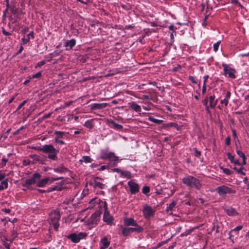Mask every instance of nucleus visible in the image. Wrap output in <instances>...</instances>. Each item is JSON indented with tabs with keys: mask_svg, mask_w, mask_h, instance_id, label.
Segmentation results:
<instances>
[{
	"mask_svg": "<svg viewBox=\"0 0 249 249\" xmlns=\"http://www.w3.org/2000/svg\"><path fill=\"white\" fill-rule=\"evenodd\" d=\"M134 231L138 233L142 232L140 231V228H124L122 230V234L124 236H127L130 233H132Z\"/></svg>",
	"mask_w": 249,
	"mask_h": 249,
	"instance_id": "13",
	"label": "nucleus"
},
{
	"mask_svg": "<svg viewBox=\"0 0 249 249\" xmlns=\"http://www.w3.org/2000/svg\"><path fill=\"white\" fill-rule=\"evenodd\" d=\"M52 113V112H50V113H48V114H46L44 115L43 116V117H42V118H43V119H46V118H49V117L51 116V115Z\"/></svg>",
	"mask_w": 249,
	"mask_h": 249,
	"instance_id": "60",
	"label": "nucleus"
},
{
	"mask_svg": "<svg viewBox=\"0 0 249 249\" xmlns=\"http://www.w3.org/2000/svg\"><path fill=\"white\" fill-rule=\"evenodd\" d=\"M33 149L36 150L40 151L42 152H44V145H43L42 147L40 146H36L34 147Z\"/></svg>",
	"mask_w": 249,
	"mask_h": 249,
	"instance_id": "43",
	"label": "nucleus"
},
{
	"mask_svg": "<svg viewBox=\"0 0 249 249\" xmlns=\"http://www.w3.org/2000/svg\"><path fill=\"white\" fill-rule=\"evenodd\" d=\"M2 33L5 36H10L11 35V34L10 32H7L4 29H2Z\"/></svg>",
	"mask_w": 249,
	"mask_h": 249,
	"instance_id": "57",
	"label": "nucleus"
},
{
	"mask_svg": "<svg viewBox=\"0 0 249 249\" xmlns=\"http://www.w3.org/2000/svg\"><path fill=\"white\" fill-rule=\"evenodd\" d=\"M232 134H233V136L234 138V139L236 138L237 135H236V131L234 129H232Z\"/></svg>",
	"mask_w": 249,
	"mask_h": 249,
	"instance_id": "63",
	"label": "nucleus"
},
{
	"mask_svg": "<svg viewBox=\"0 0 249 249\" xmlns=\"http://www.w3.org/2000/svg\"><path fill=\"white\" fill-rule=\"evenodd\" d=\"M31 159L33 160L35 162H39V163H42V160L40 156L32 154L29 156Z\"/></svg>",
	"mask_w": 249,
	"mask_h": 249,
	"instance_id": "26",
	"label": "nucleus"
},
{
	"mask_svg": "<svg viewBox=\"0 0 249 249\" xmlns=\"http://www.w3.org/2000/svg\"><path fill=\"white\" fill-rule=\"evenodd\" d=\"M109 160L114 162H118L119 160V159L118 157L115 155L114 153L112 152L110 158L109 159Z\"/></svg>",
	"mask_w": 249,
	"mask_h": 249,
	"instance_id": "30",
	"label": "nucleus"
},
{
	"mask_svg": "<svg viewBox=\"0 0 249 249\" xmlns=\"http://www.w3.org/2000/svg\"><path fill=\"white\" fill-rule=\"evenodd\" d=\"M124 225L125 226H134L133 228H140V231H142L143 228L139 225L137 222L133 218L131 217H125L124 219Z\"/></svg>",
	"mask_w": 249,
	"mask_h": 249,
	"instance_id": "9",
	"label": "nucleus"
},
{
	"mask_svg": "<svg viewBox=\"0 0 249 249\" xmlns=\"http://www.w3.org/2000/svg\"><path fill=\"white\" fill-rule=\"evenodd\" d=\"M60 217V212L58 210H55L50 214V223L53 225L54 229L56 231L59 226V221Z\"/></svg>",
	"mask_w": 249,
	"mask_h": 249,
	"instance_id": "3",
	"label": "nucleus"
},
{
	"mask_svg": "<svg viewBox=\"0 0 249 249\" xmlns=\"http://www.w3.org/2000/svg\"><path fill=\"white\" fill-rule=\"evenodd\" d=\"M103 219L105 222L109 224H111L113 220V217L108 214H107L106 213H104Z\"/></svg>",
	"mask_w": 249,
	"mask_h": 249,
	"instance_id": "23",
	"label": "nucleus"
},
{
	"mask_svg": "<svg viewBox=\"0 0 249 249\" xmlns=\"http://www.w3.org/2000/svg\"><path fill=\"white\" fill-rule=\"evenodd\" d=\"M193 231V229L187 230L186 231H185L184 232L180 234L181 236H186L190 234L192 231Z\"/></svg>",
	"mask_w": 249,
	"mask_h": 249,
	"instance_id": "33",
	"label": "nucleus"
},
{
	"mask_svg": "<svg viewBox=\"0 0 249 249\" xmlns=\"http://www.w3.org/2000/svg\"><path fill=\"white\" fill-rule=\"evenodd\" d=\"M210 99V107L212 108H214L217 104V101L214 100L215 96L212 95L209 98Z\"/></svg>",
	"mask_w": 249,
	"mask_h": 249,
	"instance_id": "25",
	"label": "nucleus"
},
{
	"mask_svg": "<svg viewBox=\"0 0 249 249\" xmlns=\"http://www.w3.org/2000/svg\"><path fill=\"white\" fill-rule=\"evenodd\" d=\"M203 104L206 106V108L207 110H209V106H208V99L206 98L203 101Z\"/></svg>",
	"mask_w": 249,
	"mask_h": 249,
	"instance_id": "53",
	"label": "nucleus"
},
{
	"mask_svg": "<svg viewBox=\"0 0 249 249\" xmlns=\"http://www.w3.org/2000/svg\"><path fill=\"white\" fill-rule=\"evenodd\" d=\"M112 152L109 151L107 149L103 150L101 151L100 158L103 160L108 159L110 158Z\"/></svg>",
	"mask_w": 249,
	"mask_h": 249,
	"instance_id": "15",
	"label": "nucleus"
},
{
	"mask_svg": "<svg viewBox=\"0 0 249 249\" xmlns=\"http://www.w3.org/2000/svg\"><path fill=\"white\" fill-rule=\"evenodd\" d=\"M84 126L87 128L91 129L93 127V124L91 121L88 120L85 123V124H84Z\"/></svg>",
	"mask_w": 249,
	"mask_h": 249,
	"instance_id": "32",
	"label": "nucleus"
},
{
	"mask_svg": "<svg viewBox=\"0 0 249 249\" xmlns=\"http://www.w3.org/2000/svg\"><path fill=\"white\" fill-rule=\"evenodd\" d=\"M59 53V52H58V51H54V52H53V53H52L51 54V55H53V56H57Z\"/></svg>",
	"mask_w": 249,
	"mask_h": 249,
	"instance_id": "62",
	"label": "nucleus"
},
{
	"mask_svg": "<svg viewBox=\"0 0 249 249\" xmlns=\"http://www.w3.org/2000/svg\"><path fill=\"white\" fill-rule=\"evenodd\" d=\"M30 41V37H24L22 38V42L23 44H26L28 42Z\"/></svg>",
	"mask_w": 249,
	"mask_h": 249,
	"instance_id": "44",
	"label": "nucleus"
},
{
	"mask_svg": "<svg viewBox=\"0 0 249 249\" xmlns=\"http://www.w3.org/2000/svg\"><path fill=\"white\" fill-rule=\"evenodd\" d=\"M100 249H106L110 245V242L107 240V237H104L101 239Z\"/></svg>",
	"mask_w": 249,
	"mask_h": 249,
	"instance_id": "17",
	"label": "nucleus"
},
{
	"mask_svg": "<svg viewBox=\"0 0 249 249\" xmlns=\"http://www.w3.org/2000/svg\"><path fill=\"white\" fill-rule=\"evenodd\" d=\"M107 105V103H94L91 105V108L92 109H101L106 107Z\"/></svg>",
	"mask_w": 249,
	"mask_h": 249,
	"instance_id": "20",
	"label": "nucleus"
},
{
	"mask_svg": "<svg viewBox=\"0 0 249 249\" xmlns=\"http://www.w3.org/2000/svg\"><path fill=\"white\" fill-rule=\"evenodd\" d=\"M87 236L86 232H79V233H72L67 236V238L73 243H78L80 240L84 239Z\"/></svg>",
	"mask_w": 249,
	"mask_h": 249,
	"instance_id": "5",
	"label": "nucleus"
},
{
	"mask_svg": "<svg viewBox=\"0 0 249 249\" xmlns=\"http://www.w3.org/2000/svg\"><path fill=\"white\" fill-rule=\"evenodd\" d=\"M220 43L221 41H219L213 44V51L214 52H216L218 51Z\"/></svg>",
	"mask_w": 249,
	"mask_h": 249,
	"instance_id": "40",
	"label": "nucleus"
},
{
	"mask_svg": "<svg viewBox=\"0 0 249 249\" xmlns=\"http://www.w3.org/2000/svg\"><path fill=\"white\" fill-rule=\"evenodd\" d=\"M45 64V61L42 60L38 63L37 65L38 66H41Z\"/></svg>",
	"mask_w": 249,
	"mask_h": 249,
	"instance_id": "61",
	"label": "nucleus"
},
{
	"mask_svg": "<svg viewBox=\"0 0 249 249\" xmlns=\"http://www.w3.org/2000/svg\"><path fill=\"white\" fill-rule=\"evenodd\" d=\"M222 66L223 67L224 74L225 76H228L231 79H235L236 78V71L235 69L225 63H222Z\"/></svg>",
	"mask_w": 249,
	"mask_h": 249,
	"instance_id": "4",
	"label": "nucleus"
},
{
	"mask_svg": "<svg viewBox=\"0 0 249 249\" xmlns=\"http://www.w3.org/2000/svg\"><path fill=\"white\" fill-rule=\"evenodd\" d=\"M221 169H222L223 172L226 175H230L232 174V171L228 168L221 167Z\"/></svg>",
	"mask_w": 249,
	"mask_h": 249,
	"instance_id": "38",
	"label": "nucleus"
},
{
	"mask_svg": "<svg viewBox=\"0 0 249 249\" xmlns=\"http://www.w3.org/2000/svg\"><path fill=\"white\" fill-rule=\"evenodd\" d=\"M59 139V138H58V137H56L54 138V141L56 143H59L62 145L64 144L65 143L63 141L60 140Z\"/></svg>",
	"mask_w": 249,
	"mask_h": 249,
	"instance_id": "42",
	"label": "nucleus"
},
{
	"mask_svg": "<svg viewBox=\"0 0 249 249\" xmlns=\"http://www.w3.org/2000/svg\"><path fill=\"white\" fill-rule=\"evenodd\" d=\"M206 92V85H203L202 92L203 94H204Z\"/></svg>",
	"mask_w": 249,
	"mask_h": 249,
	"instance_id": "59",
	"label": "nucleus"
},
{
	"mask_svg": "<svg viewBox=\"0 0 249 249\" xmlns=\"http://www.w3.org/2000/svg\"><path fill=\"white\" fill-rule=\"evenodd\" d=\"M236 153L238 154V155L242 159H246L245 154L238 149H236Z\"/></svg>",
	"mask_w": 249,
	"mask_h": 249,
	"instance_id": "41",
	"label": "nucleus"
},
{
	"mask_svg": "<svg viewBox=\"0 0 249 249\" xmlns=\"http://www.w3.org/2000/svg\"><path fill=\"white\" fill-rule=\"evenodd\" d=\"M233 169V170L236 171L239 174H241L243 175H245V173L243 172V170L244 169L243 167H241L239 169H237L236 167H234Z\"/></svg>",
	"mask_w": 249,
	"mask_h": 249,
	"instance_id": "36",
	"label": "nucleus"
},
{
	"mask_svg": "<svg viewBox=\"0 0 249 249\" xmlns=\"http://www.w3.org/2000/svg\"><path fill=\"white\" fill-rule=\"evenodd\" d=\"M31 162L29 160H25L23 161V164L24 166H27L30 164Z\"/></svg>",
	"mask_w": 249,
	"mask_h": 249,
	"instance_id": "51",
	"label": "nucleus"
},
{
	"mask_svg": "<svg viewBox=\"0 0 249 249\" xmlns=\"http://www.w3.org/2000/svg\"><path fill=\"white\" fill-rule=\"evenodd\" d=\"M121 174L123 176H124V177H126V178H131V177H132L131 174L129 171H122L121 172Z\"/></svg>",
	"mask_w": 249,
	"mask_h": 249,
	"instance_id": "31",
	"label": "nucleus"
},
{
	"mask_svg": "<svg viewBox=\"0 0 249 249\" xmlns=\"http://www.w3.org/2000/svg\"><path fill=\"white\" fill-rule=\"evenodd\" d=\"M11 12L13 14L16 15L18 12V9L17 8L12 7L11 9Z\"/></svg>",
	"mask_w": 249,
	"mask_h": 249,
	"instance_id": "50",
	"label": "nucleus"
},
{
	"mask_svg": "<svg viewBox=\"0 0 249 249\" xmlns=\"http://www.w3.org/2000/svg\"><path fill=\"white\" fill-rule=\"evenodd\" d=\"M189 80H191V81L193 83H195V84H196V83H197L196 81L195 80V78H194L193 76H190L189 77Z\"/></svg>",
	"mask_w": 249,
	"mask_h": 249,
	"instance_id": "56",
	"label": "nucleus"
},
{
	"mask_svg": "<svg viewBox=\"0 0 249 249\" xmlns=\"http://www.w3.org/2000/svg\"><path fill=\"white\" fill-rule=\"evenodd\" d=\"M168 126L174 127L178 129V124L175 123H170L168 124Z\"/></svg>",
	"mask_w": 249,
	"mask_h": 249,
	"instance_id": "47",
	"label": "nucleus"
},
{
	"mask_svg": "<svg viewBox=\"0 0 249 249\" xmlns=\"http://www.w3.org/2000/svg\"><path fill=\"white\" fill-rule=\"evenodd\" d=\"M90 184L92 185L94 188H97L99 189H103L105 186V184L103 183L98 181L97 180L94 179L93 181H92Z\"/></svg>",
	"mask_w": 249,
	"mask_h": 249,
	"instance_id": "21",
	"label": "nucleus"
},
{
	"mask_svg": "<svg viewBox=\"0 0 249 249\" xmlns=\"http://www.w3.org/2000/svg\"><path fill=\"white\" fill-rule=\"evenodd\" d=\"M40 177L41 175L40 174L35 173L31 178L26 179L22 185L24 187H28L30 185L34 184L40 179Z\"/></svg>",
	"mask_w": 249,
	"mask_h": 249,
	"instance_id": "8",
	"label": "nucleus"
},
{
	"mask_svg": "<svg viewBox=\"0 0 249 249\" xmlns=\"http://www.w3.org/2000/svg\"><path fill=\"white\" fill-rule=\"evenodd\" d=\"M129 190L132 194H136L140 191V186L134 179H131L127 182Z\"/></svg>",
	"mask_w": 249,
	"mask_h": 249,
	"instance_id": "10",
	"label": "nucleus"
},
{
	"mask_svg": "<svg viewBox=\"0 0 249 249\" xmlns=\"http://www.w3.org/2000/svg\"><path fill=\"white\" fill-rule=\"evenodd\" d=\"M242 228H243L242 226H241V225L238 226L236 227H235L234 229L231 230L230 232H231L234 231H239L242 230Z\"/></svg>",
	"mask_w": 249,
	"mask_h": 249,
	"instance_id": "45",
	"label": "nucleus"
},
{
	"mask_svg": "<svg viewBox=\"0 0 249 249\" xmlns=\"http://www.w3.org/2000/svg\"><path fill=\"white\" fill-rule=\"evenodd\" d=\"M150 192V188L148 186H143L142 189V192L145 195H147Z\"/></svg>",
	"mask_w": 249,
	"mask_h": 249,
	"instance_id": "34",
	"label": "nucleus"
},
{
	"mask_svg": "<svg viewBox=\"0 0 249 249\" xmlns=\"http://www.w3.org/2000/svg\"><path fill=\"white\" fill-rule=\"evenodd\" d=\"M5 175L0 172V181H1L5 178Z\"/></svg>",
	"mask_w": 249,
	"mask_h": 249,
	"instance_id": "58",
	"label": "nucleus"
},
{
	"mask_svg": "<svg viewBox=\"0 0 249 249\" xmlns=\"http://www.w3.org/2000/svg\"><path fill=\"white\" fill-rule=\"evenodd\" d=\"M182 182L186 186L195 188L197 190H199L202 186L200 180L192 176H187L183 178Z\"/></svg>",
	"mask_w": 249,
	"mask_h": 249,
	"instance_id": "1",
	"label": "nucleus"
},
{
	"mask_svg": "<svg viewBox=\"0 0 249 249\" xmlns=\"http://www.w3.org/2000/svg\"><path fill=\"white\" fill-rule=\"evenodd\" d=\"M231 93L230 91H228L226 92V96L225 98L229 100L231 98Z\"/></svg>",
	"mask_w": 249,
	"mask_h": 249,
	"instance_id": "55",
	"label": "nucleus"
},
{
	"mask_svg": "<svg viewBox=\"0 0 249 249\" xmlns=\"http://www.w3.org/2000/svg\"><path fill=\"white\" fill-rule=\"evenodd\" d=\"M149 120L153 122V123H156V124H160L161 123V122H162L161 120H159V119H155L152 117H149Z\"/></svg>",
	"mask_w": 249,
	"mask_h": 249,
	"instance_id": "35",
	"label": "nucleus"
},
{
	"mask_svg": "<svg viewBox=\"0 0 249 249\" xmlns=\"http://www.w3.org/2000/svg\"><path fill=\"white\" fill-rule=\"evenodd\" d=\"M142 213L145 218L148 219L154 215L155 212L150 206L145 205L143 207Z\"/></svg>",
	"mask_w": 249,
	"mask_h": 249,
	"instance_id": "11",
	"label": "nucleus"
},
{
	"mask_svg": "<svg viewBox=\"0 0 249 249\" xmlns=\"http://www.w3.org/2000/svg\"><path fill=\"white\" fill-rule=\"evenodd\" d=\"M53 171L56 173H63L68 171V169L65 167L63 165H60L53 169Z\"/></svg>",
	"mask_w": 249,
	"mask_h": 249,
	"instance_id": "22",
	"label": "nucleus"
},
{
	"mask_svg": "<svg viewBox=\"0 0 249 249\" xmlns=\"http://www.w3.org/2000/svg\"><path fill=\"white\" fill-rule=\"evenodd\" d=\"M129 107L136 112H141V107L135 102L129 103Z\"/></svg>",
	"mask_w": 249,
	"mask_h": 249,
	"instance_id": "18",
	"label": "nucleus"
},
{
	"mask_svg": "<svg viewBox=\"0 0 249 249\" xmlns=\"http://www.w3.org/2000/svg\"><path fill=\"white\" fill-rule=\"evenodd\" d=\"M8 180L5 179L2 180L0 184V191L3 190L5 189H6L8 187Z\"/></svg>",
	"mask_w": 249,
	"mask_h": 249,
	"instance_id": "27",
	"label": "nucleus"
},
{
	"mask_svg": "<svg viewBox=\"0 0 249 249\" xmlns=\"http://www.w3.org/2000/svg\"><path fill=\"white\" fill-rule=\"evenodd\" d=\"M43 153L48 154L49 159L56 160L57 159V155L59 153V149H56L52 144H45Z\"/></svg>",
	"mask_w": 249,
	"mask_h": 249,
	"instance_id": "2",
	"label": "nucleus"
},
{
	"mask_svg": "<svg viewBox=\"0 0 249 249\" xmlns=\"http://www.w3.org/2000/svg\"><path fill=\"white\" fill-rule=\"evenodd\" d=\"M228 158L231 163H234L235 165H240L241 163L239 162L238 160H234V156H232L230 153L227 154Z\"/></svg>",
	"mask_w": 249,
	"mask_h": 249,
	"instance_id": "24",
	"label": "nucleus"
},
{
	"mask_svg": "<svg viewBox=\"0 0 249 249\" xmlns=\"http://www.w3.org/2000/svg\"><path fill=\"white\" fill-rule=\"evenodd\" d=\"M26 100H25L23 102H22L18 107L17 110L20 109L26 104Z\"/></svg>",
	"mask_w": 249,
	"mask_h": 249,
	"instance_id": "52",
	"label": "nucleus"
},
{
	"mask_svg": "<svg viewBox=\"0 0 249 249\" xmlns=\"http://www.w3.org/2000/svg\"><path fill=\"white\" fill-rule=\"evenodd\" d=\"M92 160V159L89 156H83L82 159L80 160L81 162H84L85 163H90Z\"/></svg>",
	"mask_w": 249,
	"mask_h": 249,
	"instance_id": "28",
	"label": "nucleus"
},
{
	"mask_svg": "<svg viewBox=\"0 0 249 249\" xmlns=\"http://www.w3.org/2000/svg\"><path fill=\"white\" fill-rule=\"evenodd\" d=\"M225 142H226V145H230V143H231V137L230 136H228L226 138Z\"/></svg>",
	"mask_w": 249,
	"mask_h": 249,
	"instance_id": "48",
	"label": "nucleus"
},
{
	"mask_svg": "<svg viewBox=\"0 0 249 249\" xmlns=\"http://www.w3.org/2000/svg\"><path fill=\"white\" fill-rule=\"evenodd\" d=\"M208 78H209V75H205L203 77L204 81H203V85H206L207 81Z\"/></svg>",
	"mask_w": 249,
	"mask_h": 249,
	"instance_id": "54",
	"label": "nucleus"
},
{
	"mask_svg": "<svg viewBox=\"0 0 249 249\" xmlns=\"http://www.w3.org/2000/svg\"><path fill=\"white\" fill-rule=\"evenodd\" d=\"M99 220V215L98 213H93L90 217L87 220V223L92 226L97 225Z\"/></svg>",
	"mask_w": 249,
	"mask_h": 249,
	"instance_id": "12",
	"label": "nucleus"
},
{
	"mask_svg": "<svg viewBox=\"0 0 249 249\" xmlns=\"http://www.w3.org/2000/svg\"><path fill=\"white\" fill-rule=\"evenodd\" d=\"M76 40L72 38L70 40L66 42L65 47L66 48L67 50L72 49V48L75 45Z\"/></svg>",
	"mask_w": 249,
	"mask_h": 249,
	"instance_id": "16",
	"label": "nucleus"
},
{
	"mask_svg": "<svg viewBox=\"0 0 249 249\" xmlns=\"http://www.w3.org/2000/svg\"><path fill=\"white\" fill-rule=\"evenodd\" d=\"M177 204V202L175 201H172V203H171L166 208V211L167 212H169L170 211H172L173 209L175 207V206Z\"/></svg>",
	"mask_w": 249,
	"mask_h": 249,
	"instance_id": "29",
	"label": "nucleus"
},
{
	"mask_svg": "<svg viewBox=\"0 0 249 249\" xmlns=\"http://www.w3.org/2000/svg\"><path fill=\"white\" fill-rule=\"evenodd\" d=\"M107 124L110 127L116 130H121L123 128V126L120 124L116 123L111 119H108L107 121Z\"/></svg>",
	"mask_w": 249,
	"mask_h": 249,
	"instance_id": "14",
	"label": "nucleus"
},
{
	"mask_svg": "<svg viewBox=\"0 0 249 249\" xmlns=\"http://www.w3.org/2000/svg\"><path fill=\"white\" fill-rule=\"evenodd\" d=\"M62 178H63V177H58L56 178H46L39 180L37 182V186L39 187H43L48 183L51 184L54 181L58 180Z\"/></svg>",
	"mask_w": 249,
	"mask_h": 249,
	"instance_id": "7",
	"label": "nucleus"
},
{
	"mask_svg": "<svg viewBox=\"0 0 249 249\" xmlns=\"http://www.w3.org/2000/svg\"><path fill=\"white\" fill-rule=\"evenodd\" d=\"M216 191L220 196L224 195L227 194H234L236 192L235 190L225 185L218 187L216 189Z\"/></svg>",
	"mask_w": 249,
	"mask_h": 249,
	"instance_id": "6",
	"label": "nucleus"
},
{
	"mask_svg": "<svg viewBox=\"0 0 249 249\" xmlns=\"http://www.w3.org/2000/svg\"><path fill=\"white\" fill-rule=\"evenodd\" d=\"M73 200V198H71V197L70 198H66L63 201V203L66 205L70 204V203H71Z\"/></svg>",
	"mask_w": 249,
	"mask_h": 249,
	"instance_id": "37",
	"label": "nucleus"
},
{
	"mask_svg": "<svg viewBox=\"0 0 249 249\" xmlns=\"http://www.w3.org/2000/svg\"><path fill=\"white\" fill-rule=\"evenodd\" d=\"M2 211H3L4 212H5L6 213H10L11 210L9 209H2Z\"/></svg>",
	"mask_w": 249,
	"mask_h": 249,
	"instance_id": "64",
	"label": "nucleus"
},
{
	"mask_svg": "<svg viewBox=\"0 0 249 249\" xmlns=\"http://www.w3.org/2000/svg\"><path fill=\"white\" fill-rule=\"evenodd\" d=\"M220 103L222 104H224L226 107L228 105L229 100H228L226 98H224V99H223L221 101Z\"/></svg>",
	"mask_w": 249,
	"mask_h": 249,
	"instance_id": "46",
	"label": "nucleus"
},
{
	"mask_svg": "<svg viewBox=\"0 0 249 249\" xmlns=\"http://www.w3.org/2000/svg\"><path fill=\"white\" fill-rule=\"evenodd\" d=\"M65 132L60 131H55L54 134L57 135L56 137H58V138H61L63 137Z\"/></svg>",
	"mask_w": 249,
	"mask_h": 249,
	"instance_id": "39",
	"label": "nucleus"
},
{
	"mask_svg": "<svg viewBox=\"0 0 249 249\" xmlns=\"http://www.w3.org/2000/svg\"><path fill=\"white\" fill-rule=\"evenodd\" d=\"M41 75V72H38L36 73L35 74L33 75L32 77L34 78H37L40 77Z\"/></svg>",
	"mask_w": 249,
	"mask_h": 249,
	"instance_id": "49",
	"label": "nucleus"
},
{
	"mask_svg": "<svg viewBox=\"0 0 249 249\" xmlns=\"http://www.w3.org/2000/svg\"><path fill=\"white\" fill-rule=\"evenodd\" d=\"M224 210L226 213L230 216H234L238 214L235 209L231 207H226Z\"/></svg>",
	"mask_w": 249,
	"mask_h": 249,
	"instance_id": "19",
	"label": "nucleus"
}]
</instances>
